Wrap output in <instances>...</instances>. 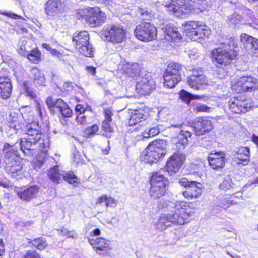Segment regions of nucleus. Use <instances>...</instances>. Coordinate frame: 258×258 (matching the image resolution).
<instances>
[{"label": "nucleus", "instance_id": "f257e3e1", "mask_svg": "<svg viewBox=\"0 0 258 258\" xmlns=\"http://www.w3.org/2000/svg\"><path fill=\"white\" fill-rule=\"evenodd\" d=\"M25 123H22L19 119L13 120L9 123L10 130L16 133L26 134L27 137L21 139L18 146L24 154L28 156H32L38 151L41 152L39 155L33 160V162L37 167H40L46 160L47 148L49 146V140L48 138H41V134L38 122L33 121V118H27L23 116Z\"/></svg>", "mask_w": 258, "mask_h": 258}, {"label": "nucleus", "instance_id": "f03ea898", "mask_svg": "<svg viewBox=\"0 0 258 258\" xmlns=\"http://www.w3.org/2000/svg\"><path fill=\"white\" fill-rule=\"evenodd\" d=\"M170 212L162 214L158 220L157 227L163 230L172 224L183 225L187 223L194 212L187 203L183 201L170 202L167 205Z\"/></svg>", "mask_w": 258, "mask_h": 258}, {"label": "nucleus", "instance_id": "7ed1b4c3", "mask_svg": "<svg viewBox=\"0 0 258 258\" xmlns=\"http://www.w3.org/2000/svg\"><path fill=\"white\" fill-rule=\"evenodd\" d=\"M3 152L6 171L9 174L20 172L23 165V159L18 155L17 143L13 145L5 144Z\"/></svg>", "mask_w": 258, "mask_h": 258}, {"label": "nucleus", "instance_id": "20e7f679", "mask_svg": "<svg viewBox=\"0 0 258 258\" xmlns=\"http://www.w3.org/2000/svg\"><path fill=\"white\" fill-rule=\"evenodd\" d=\"M166 141L159 139L149 144L142 152L141 160L146 163L153 164L158 162L166 154Z\"/></svg>", "mask_w": 258, "mask_h": 258}, {"label": "nucleus", "instance_id": "39448f33", "mask_svg": "<svg viewBox=\"0 0 258 258\" xmlns=\"http://www.w3.org/2000/svg\"><path fill=\"white\" fill-rule=\"evenodd\" d=\"M165 6L167 11L177 17H182L189 13L199 14L203 9L194 6L191 0H172L166 3Z\"/></svg>", "mask_w": 258, "mask_h": 258}, {"label": "nucleus", "instance_id": "423d86ee", "mask_svg": "<svg viewBox=\"0 0 258 258\" xmlns=\"http://www.w3.org/2000/svg\"><path fill=\"white\" fill-rule=\"evenodd\" d=\"M182 29L188 38L193 41H198L204 37L208 38L211 30L202 21H189L182 24Z\"/></svg>", "mask_w": 258, "mask_h": 258}, {"label": "nucleus", "instance_id": "0eeeda50", "mask_svg": "<svg viewBox=\"0 0 258 258\" xmlns=\"http://www.w3.org/2000/svg\"><path fill=\"white\" fill-rule=\"evenodd\" d=\"M223 44L222 47L212 50L210 55L212 61L216 65L226 66L236 58L238 53L233 49V45L231 46L226 42H223Z\"/></svg>", "mask_w": 258, "mask_h": 258}, {"label": "nucleus", "instance_id": "6e6552de", "mask_svg": "<svg viewBox=\"0 0 258 258\" xmlns=\"http://www.w3.org/2000/svg\"><path fill=\"white\" fill-rule=\"evenodd\" d=\"M101 35L107 41L114 44L123 42L127 38V31L123 26L118 24L107 25L101 31Z\"/></svg>", "mask_w": 258, "mask_h": 258}, {"label": "nucleus", "instance_id": "1a4fd4ad", "mask_svg": "<svg viewBox=\"0 0 258 258\" xmlns=\"http://www.w3.org/2000/svg\"><path fill=\"white\" fill-rule=\"evenodd\" d=\"M168 184V180L160 172L153 173L150 178L149 194L151 198L158 199L163 197L165 194Z\"/></svg>", "mask_w": 258, "mask_h": 258}, {"label": "nucleus", "instance_id": "9d476101", "mask_svg": "<svg viewBox=\"0 0 258 258\" xmlns=\"http://www.w3.org/2000/svg\"><path fill=\"white\" fill-rule=\"evenodd\" d=\"M134 34L138 39L148 42L157 38V30L153 24L149 22H144L136 26Z\"/></svg>", "mask_w": 258, "mask_h": 258}, {"label": "nucleus", "instance_id": "9b49d317", "mask_svg": "<svg viewBox=\"0 0 258 258\" xmlns=\"http://www.w3.org/2000/svg\"><path fill=\"white\" fill-rule=\"evenodd\" d=\"M128 124L132 127L133 130L137 131L142 127L149 124L151 118L148 114L143 110H134L131 111Z\"/></svg>", "mask_w": 258, "mask_h": 258}, {"label": "nucleus", "instance_id": "f8f14e48", "mask_svg": "<svg viewBox=\"0 0 258 258\" xmlns=\"http://www.w3.org/2000/svg\"><path fill=\"white\" fill-rule=\"evenodd\" d=\"M185 155L180 152H175L167 160L166 170L170 175L177 172L185 160Z\"/></svg>", "mask_w": 258, "mask_h": 258}, {"label": "nucleus", "instance_id": "ddd939ff", "mask_svg": "<svg viewBox=\"0 0 258 258\" xmlns=\"http://www.w3.org/2000/svg\"><path fill=\"white\" fill-rule=\"evenodd\" d=\"M229 106L230 110L237 114L245 113L252 107L250 101L245 99L243 97L230 99L229 101Z\"/></svg>", "mask_w": 258, "mask_h": 258}, {"label": "nucleus", "instance_id": "4468645a", "mask_svg": "<svg viewBox=\"0 0 258 258\" xmlns=\"http://www.w3.org/2000/svg\"><path fill=\"white\" fill-rule=\"evenodd\" d=\"M106 18V14L99 7L90 8L86 15V20L92 26H99L102 24Z\"/></svg>", "mask_w": 258, "mask_h": 258}, {"label": "nucleus", "instance_id": "2eb2a0df", "mask_svg": "<svg viewBox=\"0 0 258 258\" xmlns=\"http://www.w3.org/2000/svg\"><path fill=\"white\" fill-rule=\"evenodd\" d=\"M188 83L195 90L202 89L208 84V80L201 68L193 70L192 74L188 79Z\"/></svg>", "mask_w": 258, "mask_h": 258}, {"label": "nucleus", "instance_id": "dca6fc26", "mask_svg": "<svg viewBox=\"0 0 258 258\" xmlns=\"http://www.w3.org/2000/svg\"><path fill=\"white\" fill-rule=\"evenodd\" d=\"M155 83L150 77L142 78L136 85L137 92L142 95H149L155 89Z\"/></svg>", "mask_w": 258, "mask_h": 258}, {"label": "nucleus", "instance_id": "f3484780", "mask_svg": "<svg viewBox=\"0 0 258 258\" xmlns=\"http://www.w3.org/2000/svg\"><path fill=\"white\" fill-rule=\"evenodd\" d=\"M241 42L247 52L252 56L258 57V39L246 34H242Z\"/></svg>", "mask_w": 258, "mask_h": 258}, {"label": "nucleus", "instance_id": "a211bd4d", "mask_svg": "<svg viewBox=\"0 0 258 258\" xmlns=\"http://www.w3.org/2000/svg\"><path fill=\"white\" fill-rule=\"evenodd\" d=\"M89 244L96 250V252L100 255H105L111 249L110 242L102 238L94 239L88 238Z\"/></svg>", "mask_w": 258, "mask_h": 258}, {"label": "nucleus", "instance_id": "6ab92c4d", "mask_svg": "<svg viewBox=\"0 0 258 258\" xmlns=\"http://www.w3.org/2000/svg\"><path fill=\"white\" fill-rule=\"evenodd\" d=\"M192 127L197 136L203 135L213 129L212 121L204 117L197 118L192 124Z\"/></svg>", "mask_w": 258, "mask_h": 258}, {"label": "nucleus", "instance_id": "aec40b11", "mask_svg": "<svg viewBox=\"0 0 258 258\" xmlns=\"http://www.w3.org/2000/svg\"><path fill=\"white\" fill-rule=\"evenodd\" d=\"M15 191L21 200L29 202L36 197L39 191V188L36 186H31L28 187L16 188L15 189Z\"/></svg>", "mask_w": 258, "mask_h": 258}, {"label": "nucleus", "instance_id": "412c9836", "mask_svg": "<svg viewBox=\"0 0 258 258\" xmlns=\"http://www.w3.org/2000/svg\"><path fill=\"white\" fill-rule=\"evenodd\" d=\"M225 154L222 151L211 153L208 157L209 165L214 170L223 168L225 165Z\"/></svg>", "mask_w": 258, "mask_h": 258}, {"label": "nucleus", "instance_id": "4be33fe9", "mask_svg": "<svg viewBox=\"0 0 258 258\" xmlns=\"http://www.w3.org/2000/svg\"><path fill=\"white\" fill-rule=\"evenodd\" d=\"M162 29L165 33V39L167 41H171L175 43H178L180 41L181 35L178 32L177 28L172 24H166L165 27H162Z\"/></svg>", "mask_w": 258, "mask_h": 258}, {"label": "nucleus", "instance_id": "5701e85b", "mask_svg": "<svg viewBox=\"0 0 258 258\" xmlns=\"http://www.w3.org/2000/svg\"><path fill=\"white\" fill-rule=\"evenodd\" d=\"M234 156V162L237 164L245 166L249 162L250 149L247 147H240Z\"/></svg>", "mask_w": 258, "mask_h": 258}, {"label": "nucleus", "instance_id": "b1692460", "mask_svg": "<svg viewBox=\"0 0 258 258\" xmlns=\"http://www.w3.org/2000/svg\"><path fill=\"white\" fill-rule=\"evenodd\" d=\"M23 87L25 89V95L30 99L34 100L35 103V107L37 112L38 113L40 118L42 117V104L41 101L36 96V94L33 91V89L30 87L27 82L23 83Z\"/></svg>", "mask_w": 258, "mask_h": 258}, {"label": "nucleus", "instance_id": "393cba45", "mask_svg": "<svg viewBox=\"0 0 258 258\" xmlns=\"http://www.w3.org/2000/svg\"><path fill=\"white\" fill-rule=\"evenodd\" d=\"M202 187L201 183L195 181L191 183V185L182 192V194L184 198L188 200L197 198L201 195Z\"/></svg>", "mask_w": 258, "mask_h": 258}, {"label": "nucleus", "instance_id": "a878e982", "mask_svg": "<svg viewBox=\"0 0 258 258\" xmlns=\"http://www.w3.org/2000/svg\"><path fill=\"white\" fill-rule=\"evenodd\" d=\"M12 91V85L10 78L0 77V97L7 99L10 97Z\"/></svg>", "mask_w": 258, "mask_h": 258}, {"label": "nucleus", "instance_id": "bb28decb", "mask_svg": "<svg viewBox=\"0 0 258 258\" xmlns=\"http://www.w3.org/2000/svg\"><path fill=\"white\" fill-rule=\"evenodd\" d=\"M30 78L33 81L34 84L38 86H44L45 78L44 74L37 67L31 68L29 73Z\"/></svg>", "mask_w": 258, "mask_h": 258}, {"label": "nucleus", "instance_id": "cd10ccee", "mask_svg": "<svg viewBox=\"0 0 258 258\" xmlns=\"http://www.w3.org/2000/svg\"><path fill=\"white\" fill-rule=\"evenodd\" d=\"M89 40V35L87 31H83L75 33L73 35V41L75 42L76 48H80L83 45L88 44Z\"/></svg>", "mask_w": 258, "mask_h": 258}, {"label": "nucleus", "instance_id": "c85d7f7f", "mask_svg": "<svg viewBox=\"0 0 258 258\" xmlns=\"http://www.w3.org/2000/svg\"><path fill=\"white\" fill-rule=\"evenodd\" d=\"M61 7L60 0H49L46 4L45 11L48 15L53 16L61 10Z\"/></svg>", "mask_w": 258, "mask_h": 258}, {"label": "nucleus", "instance_id": "c756f323", "mask_svg": "<svg viewBox=\"0 0 258 258\" xmlns=\"http://www.w3.org/2000/svg\"><path fill=\"white\" fill-rule=\"evenodd\" d=\"M122 69L125 74L133 78L139 76L140 68L138 63L126 62L122 65Z\"/></svg>", "mask_w": 258, "mask_h": 258}, {"label": "nucleus", "instance_id": "7c9ffc66", "mask_svg": "<svg viewBox=\"0 0 258 258\" xmlns=\"http://www.w3.org/2000/svg\"><path fill=\"white\" fill-rule=\"evenodd\" d=\"M244 92L254 91L258 88L257 79L251 76H243Z\"/></svg>", "mask_w": 258, "mask_h": 258}, {"label": "nucleus", "instance_id": "2f4dec72", "mask_svg": "<svg viewBox=\"0 0 258 258\" xmlns=\"http://www.w3.org/2000/svg\"><path fill=\"white\" fill-rule=\"evenodd\" d=\"M181 76L164 74V86L168 88H172L181 81Z\"/></svg>", "mask_w": 258, "mask_h": 258}, {"label": "nucleus", "instance_id": "473e14b6", "mask_svg": "<svg viewBox=\"0 0 258 258\" xmlns=\"http://www.w3.org/2000/svg\"><path fill=\"white\" fill-rule=\"evenodd\" d=\"M103 203H105L106 207L114 208L117 204V200L106 195H103L97 199L96 204H102Z\"/></svg>", "mask_w": 258, "mask_h": 258}, {"label": "nucleus", "instance_id": "72a5a7b5", "mask_svg": "<svg viewBox=\"0 0 258 258\" xmlns=\"http://www.w3.org/2000/svg\"><path fill=\"white\" fill-rule=\"evenodd\" d=\"M62 172L59 170L58 166L56 165L48 171V176L52 182L59 183L61 179Z\"/></svg>", "mask_w": 258, "mask_h": 258}, {"label": "nucleus", "instance_id": "f704fd0d", "mask_svg": "<svg viewBox=\"0 0 258 258\" xmlns=\"http://www.w3.org/2000/svg\"><path fill=\"white\" fill-rule=\"evenodd\" d=\"M182 66L180 64L171 62L167 66L164 74L181 76Z\"/></svg>", "mask_w": 258, "mask_h": 258}, {"label": "nucleus", "instance_id": "c9c22d12", "mask_svg": "<svg viewBox=\"0 0 258 258\" xmlns=\"http://www.w3.org/2000/svg\"><path fill=\"white\" fill-rule=\"evenodd\" d=\"M76 49L80 53L85 56L91 57L94 55V49L92 47V45L89 44V42L85 45H83L82 47H80V48Z\"/></svg>", "mask_w": 258, "mask_h": 258}, {"label": "nucleus", "instance_id": "e433bc0d", "mask_svg": "<svg viewBox=\"0 0 258 258\" xmlns=\"http://www.w3.org/2000/svg\"><path fill=\"white\" fill-rule=\"evenodd\" d=\"M172 141L175 144L176 148L179 150H183L188 143V140L182 136H178L174 138Z\"/></svg>", "mask_w": 258, "mask_h": 258}, {"label": "nucleus", "instance_id": "4c0bfd02", "mask_svg": "<svg viewBox=\"0 0 258 258\" xmlns=\"http://www.w3.org/2000/svg\"><path fill=\"white\" fill-rule=\"evenodd\" d=\"M179 95L180 98L182 100L187 104H189L192 99H199L202 98L201 96L192 95L184 90H182L180 92Z\"/></svg>", "mask_w": 258, "mask_h": 258}, {"label": "nucleus", "instance_id": "58836bf2", "mask_svg": "<svg viewBox=\"0 0 258 258\" xmlns=\"http://www.w3.org/2000/svg\"><path fill=\"white\" fill-rule=\"evenodd\" d=\"M31 62L37 63L41 59V53L37 49H34L30 52H28L26 56Z\"/></svg>", "mask_w": 258, "mask_h": 258}, {"label": "nucleus", "instance_id": "ea45409f", "mask_svg": "<svg viewBox=\"0 0 258 258\" xmlns=\"http://www.w3.org/2000/svg\"><path fill=\"white\" fill-rule=\"evenodd\" d=\"M245 82L242 77L236 79L232 83L231 88L236 93H242L244 92V83Z\"/></svg>", "mask_w": 258, "mask_h": 258}, {"label": "nucleus", "instance_id": "a19ab883", "mask_svg": "<svg viewBox=\"0 0 258 258\" xmlns=\"http://www.w3.org/2000/svg\"><path fill=\"white\" fill-rule=\"evenodd\" d=\"M62 176L63 177V179L70 184L77 183V178L72 172L63 171Z\"/></svg>", "mask_w": 258, "mask_h": 258}, {"label": "nucleus", "instance_id": "79ce46f5", "mask_svg": "<svg viewBox=\"0 0 258 258\" xmlns=\"http://www.w3.org/2000/svg\"><path fill=\"white\" fill-rule=\"evenodd\" d=\"M160 132L159 126H155L150 128L148 131L145 130L142 133L143 138H148L150 137H154Z\"/></svg>", "mask_w": 258, "mask_h": 258}, {"label": "nucleus", "instance_id": "37998d69", "mask_svg": "<svg viewBox=\"0 0 258 258\" xmlns=\"http://www.w3.org/2000/svg\"><path fill=\"white\" fill-rule=\"evenodd\" d=\"M234 184L231 179L229 177H225L223 182L220 184L221 189L226 191L231 189L233 187Z\"/></svg>", "mask_w": 258, "mask_h": 258}, {"label": "nucleus", "instance_id": "c03bdc74", "mask_svg": "<svg viewBox=\"0 0 258 258\" xmlns=\"http://www.w3.org/2000/svg\"><path fill=\"white\" fill-rule=\"evenodd\" d=\"M33 246L39 250L44 249L47 246L46 242L42 238L35 239L32 241Z\"/></svg>", "mask_w": 258, "mask_h": 258}, {"label": "nucleus", "instance_id": "a18cd8bd", "mask_svg": "<svg viewBox=\"0 0 258 258\" xmlns=\"http://www.w3.org/2000/svg\"><path fill=\"white\" fill-rule=\"evenodd\" d=\"M212 108L209 107L205 105L198 104L195 108H194V110L196 112H206L209 113L211 112Z\"/></svg>", "mask_w": 258, "mask_h": 258}, {"label": "nucleus", "instance_id": "49530a36", "mask_svg": "<svg viewBox=\"0 0 258 258\" xmlns=\"http://www.w3.org/2000/svg\"><path fill=\"white\" fill-rule=\"evenodd\" d=\"M111 122L103 121L102 122V128L107 136L108 133H111L113 132V128L110 125Z\"/></svg>", "mask_w": 258, "mask_h": 258}, {"label": "nucleus", "instance_id": "de8ad7c7", "mask_svg": "<svg viewBox=\"0 0 258 258\" xmlns=\"http://www.w3.org/2000/svg\"><path fill=\"white\" fill-rule=\"evenodd\" d=\"M59 111L64 117H70L72 114V111L67 104H66V106L64 107V108H62Z\"/></svg>", "mask_w": 258, "mask_h": 258}, {"label": "nucleus", "instance_id": "09e8293b", "mask_svg": "<svg viewBox=\"0 0 258 258\" xmlns=\"http://www.w3.org/2000/svg\"><path fill=\"white\" fill-rule=\"evenodd\" d=\"M76 120L78 123L85 125L87 123L86 117L84 114H78L76 115Z\"/></svg>", "mask_w": 258, "mask_h": 258}, {"label": "nucleus", "instance_id": "8fccbe9b", "mask_svg": "<svg viewBox=\"0 0 258 258\" xmlns=\"http://www.w3.org/2000/svg\"><path fill=\"white\" fill-rule=\"evenodd\" d=\"M138 13L142 16V19H149L153 14L151 12H148L147 10H144L143 9H140Z\"/></svg>", "mask_w": 258, "mask_h": 258}, {"label": "nucleus", "instance_id": "3c124183", "mask_svg": "<svg viewBox=\"0 0 258 258\" xmlns=\"http://www.w3.org/2000/svg\"><path fill=\"white\" fill-rule=\"evenodd\" d=\"M67 103H66L61 99H58L54 102V108L59 109V111L62 109L64 108V107L66 106Z\"/></svg>", "mask_w": 258, "mask_h": 258}, {"label": "nucleus", "instance_id": "603ef678", "mask_svg": "<svg viewBox=\"0 0 258 258\" xmlns=\"http://www.w3.org/2000/svg\"><path fill=\"white\" fill-rule=\"evenodd\" d=\"M195 182V181H189L186 178H182L179 180V183L180 185L185 187L186 189L191 185V183Z\"/></svg>", "mask_w": 258, "mask_h": 258}, {"label": "nucleus", "instance_id": "864d4df0", "mask_svg": "<svg viewBox=\"0 0 258 258\" xmlns=\"http://www.w3.org/2000/svg\"><path fill=\"white\" fill-rule=\"evenodd\" d=\"M113 113L110 108L106 109L104 110V115H105V120L104 121H107L109 122H112V116Z\"/></svg>", "mask_w": 258, "mask_h": 258}, {"label": "nucleus", "instance_id": "5fc2aeb1", "mask_svg": "<svg viewBox=\"0 0 258 258\" xmlns=\"http://www.w3.org/2000/svg\"><path fill=\"white\" fill-rule=\"evenodd\" d=\"M2 14L14 19H23V17L21 16L11 12L5 11L2 13Z\"/></svg>", "mask_w": 258, "mask_h": 258}, {"label": "nucleus", "instance_id": "6e6d98bb", "mask_svg": "<svg viewBox=\"0 0 258 258\" xmlns=\"http://www.w3.org/2000/svg\"><path fill=\"white\" fill-rule=\"evenodd\" d=\"M24 258H40L39 255L35 251H29Z\"/></svg>", "mask_w": 258, "mask_h": 258}, {"label": "nucleus", "instance_id": "4d7b16f0", "mask_svg": "<svg viewBox=\"0 0 258 258\" xmlns=\"http://www.w3.org/2000/svg\"><path fill=\"white\" fill-rule=\"evenodd\" d=\"M85 112V109L84 106L81 104L77 105L75 107V112L77 114H84Z\"/></svg>", "mask_w": 258, "mask_h": 258}, {"label": "nucleus", "instance_id": "13d9d810", "mask_svg": "<svg viewBox=\"0 0 258 258\" xmlns=\"http://www.w3.org/2000/svg\"><path fill=\"white\" fill-rule=\"evenodd\" d=\"M241 17L237 14H234L230 18V21L232 24H237Z\"/></svg>", "mask_w": 258, "mask_h": 258}, {"label": "nucleus", "instance_id": "bf43d9fd", "mask_svg": "<svg viewBox=\"0 0 258 258\" xmlns=\"http://www.w3.org/2000/svg\"><path fill=\"white\" fill-rule=\"evenodd\" d=\"M198 56L199 53L197 49H194L193 50H191L189 53V57L191 59H196L198 57Z\"/></svg>", "mask_w": 258, "mask_h": 258}, {"label": "nucleus", "instance_id": "052dcab7", "mask_svg": "<svg viewBox=\"0 0 258 258\" xmlns=\"http://www.w3.org/2000/svg\"><path fill=\"white\" fill-rule=\"evenodd\" d=\"M19 53L22 56H26L29 51L27 49L25 46H21L18 50Z\"/></svg>", "mask_w": 258, "mask_h": 258}, {"label": "nucleus", "instance_id": "680f3d73", "mask_svg": "<svg viewBox=\"0 0 258 258\" xmlns=\"http://www.w3.org/2000/svg\"><path fill=\"white\" fill-rule=\"evenodd\" d=\"M98 126L96 125H94L90 128L87 129L88 133L89 135H93L95 134L98 131Z\"/></svg>", "mask_w": 258, "mask_h": 258}, {"label": "nucleus", "instance_id": "e2e57ef3", "mask_svg": "<svg viewBox=\"0 0 258 258\" xmlns=\"http://www.w3.org/2000/svg\"><path fill=\"white\" fill-rule=\"evenodd\" d=\"M178 136H182L183 137L188 139V138L191 137V133L188 131L181 130Z\"/></svg>", "mask_w": 258, "mask_h": 258}, {"label": "nucleus", "instance_id": "0e129e2a", "mask_svg": "<svg viewBox=\"0 0 258 258\" xmlns=\"http://www.w3.org/2000/svg\"><path fill=\"white\" fill-rule=\"evenodd\" d=\"M46 103L50 110H52L54 109V102H53L51 98H48L46 101Z\"/></svg>", "mask_w": 258, "mask_h": 258}, {"label": "nucleus", "instance_id": "69168bd1", "mask_svg": "<svg viewBox=\"0 0 258 258\" xmlns=\"http://www.w3.org/2000/svg\"><path fill=\"white\" fill-rule=\"evenodd\" d=\"M101 234V231L99 229L95 228V229L93 230L90 233V238H92L93 236H97L100 235Z\"/></svg>", "mask_w": 258, "mask_h": 258}, {"label": "nucleus", "instance_id": "338daca9", "mask_svg": "<svg viewBox=\"0 0 258 258\" xmlns=\"http://www.w3.org/2000/svg\"><path fill=\"white\" fill-rule=\"evenodd\" d=\"M0 186L4 188H8L9 186V182L7 179H3L0 180Z\"/></svg>", "mask_w": 258, "mask_h": 258}, {"label": "nucleus", "instance_id": "774afa93", "mask_svg": "<svg viewBox=\"0 0 258 258\" xmlns=\"http://www.w3.org/2000/svg\"><path fill=\"white\" fill-rule=\"evenodd\" d=\"M67 237L76 239L78 237V235L74 230L69 231L67 234Z\"/></svg>", "mask_w": 258, "mask_h": 258}]
</instances>
